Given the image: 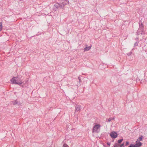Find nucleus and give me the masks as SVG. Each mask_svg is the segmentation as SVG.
Wrapping results in <instances>:
<instances>
[{
	"label": "nucleus",
	"instance_id": "1",
	"mask_svg": "<svg viewBox=\"0 0 147 147\" xmlns=\"http://www.w3.org/2000/svg\"><path fill=\"white\" fill-rule=\"evenodd\" d=\"M10 81L12 84H18L19 85L22 84L24 83L21 78L18 76L13 78Z\"/></svg>",
	"mask_w": 147,
	"mask_h": 147
},
{
	"label": "nucleus",
	"instance_id": "2",
	"mask_svg": "<svg viewBox=\"0 0 147 147\" xmlns=\"http://www.w3.org/2000/svg\"><path fill=\"white\" fill-rule=\"evenodd\" d=\"M101 125L99 124H96L94 125L93 129V131L94 132L98 133L100 131V128Z\"/></svg>",
	"mask_w": 147,
	"mask_h": 147
},
{
	"label": "nucleus",
	"instance_id": "3",
	"mask_svg": "<svg viewBox=\"0 0 147 147\" xmlns=\"http://www.w3.org/2000/svg\"><path fill=\"white\" fill-rule=\"evenodd\" d=\"M139 28L138 30V34H142L143 30V25L141 23H139Z\"/></svg>",
	"mask_w": 147,
	"mask_h": 147
},
{
	"label": "nucleus",
	"instance_id": "4",
	"mask_svg": "<svg viewBox=\"0 0 147 147\" xmlns=\"http://www.w3.org/2000/svg\"><path fill=\"white\" fill-rule=\"evenodd\" d=\"M117 134L115 131L111 132L110 134V136L112 138H115L117 136Z\"/></svg>",
	"mask_w": 147,
	"mask_h": 147
},
{
	"label": "nucleus",
	"instance_id": "5",
	"mask_svg": "<svg viewBox=\"0 0 147 147\" xmlns=\"http://www.w3.org/2000/svg\"><path fill=\"white\" fill-rule=\"evenodd\" d=\"M80 106L79 105H76L75 106V111L78 112L80 111Z\"/></svg>",
	"mask_w": 147,
	"mask_h": 147
},
{
	"label": "nucleus",
	"instance_id": "6",
	"mask_svg": "<svg viewBox=\"0 0 147 147\" xmlns=\"http://www.w3.org/2000/svg\"><path fill=\"white\" fill-rule=\"evenodd\" d=\"M142 143L140 142V141H138L137 142V140L136 142V144H135V146L136 147H139L142 145Z\"/></svg>",
	"mask_w": 147,
	"mask_h": 147
},
{
	"label": "nucleus",
	"instance_id": "7",
	"mask_svg": "<svg viewBox=\"0 0 147 147\" xmlns=\"http://www.w3.org/2000/svg\"><path fill=\"white\" fill-rule=\"evenodd\" d=\"M91 47V46L85 47L84 49V51H87L89 50Z\"/></svg>",
	"mask_w": 147,
	"mask_h": 147
},
{
	"label": "nucleus",
	"instance_id": "8",
	"mask_svg": "<svg viewBox=\"0 0 147 147\" xmlns=\"http://www.w3.org/2000/svg\"><path fill=\"white\" fill-rule=\"evenodd\" d=\"M143 137L142 136H140V137H139V138L137 139V142L138 141H141L142 140Z\"/></svg>",
	"mask_w": 147,
	"mask_h": 147
},
{
	"label": "nucleus",
	"instance_id": "9",
	"mask_svg": "<svg viewBox=\"0 0 147 147\" xmlns=\"http://www.w3.org/2000/svg\"><path fill=\"white\" fill-rule=\"evenodd\" d=\"M54 6L56 8H58L60 7V5L58 3H56L54 5Z\"/></svg>",
	"mask_w": 147,
	"mask_h": 147
},
{
	"label": "nucleus",
	"instance_id": "10",
	"mask_svg": "<svg viewBox=\"0 0 147 147\" xmlns=\"http://www.w3.org/2000/svg\"><path fill=\"white\" fill-rule=\"evenodd\" d=\"M111 120H112V118H110L109 119H106V122H110Z\"/></svg>",
	"mask_w": 147,
	"mask_h": 147
},
{
	"label": "nucleus",
	"instance_id": "11",
	"mask_svg": "<svg viewBox=\"0 0 147 147\" xmlns=\"http://www.w3.org/2000/svg\"><path fill=\"white\" fill-rule=\"evenodd\" d=\"M65 5L63 3H62V5H60L59 7H60L61 8H62L63 6Z\"/></svg>",
	"mask_w": 147,
	"mask_h": 147
},
{
	"label": "nucleus",
	"instance_id": "12",
	"mask_svg": "<svg viewBox=\"0 0 147 147\" xmlns=\"http://www.w3.org/2000/svg\"><path fill=\"white\" fill-rule=\"evenodd\" d=\"M2 22H1L0 23V31H1L2 29Z\"/></svg>",
	"mask_w": 147,
	"mask_h": 147
},
{
	"label": "nucleus",
	"instance_id": "13",
	"mask_svg": "<svg viewBox=\"0 0 147 147\" xmlns=\"http://www.w3.org/2000/svg\"><path fill=\"white\" fill-rule=\"evenodd\" d=\"M63 147H69L66 144H64L63 145Z\"/></svg>",
	"mask_w": 147,
	"mask_h": 147
},
{
	"label": "nucleus",
	"instance_id": "14",
	"mask_svg": "<svg viewBox=\"0 0 147 147\" xmlns=\"http://www.w3.org/2000/svg\"><path fill=\"white\" fill-rule=\"evenodd\" d=\"M123 139L119 140L118 141V142L119 143H120L123 141Z\"/></svg>",
	"mask_w": 147,
	"mask_h": 147
},
{
	"label": "nucleus",
	"instance_id": "15",
	"mask_svg": "<svg viewBox=\"0 0 147 147\" xmlns=\"http://www.w3.org/2000/svg\"><path fill=\"white\" fill-rule=\"evenodd\" d=\"M129 147H136L134 144H131Z\"/></svg>",
	"mask_w": 147,
	"mask_h": 147
},
{
	"label": "nucleus",
	"instance_id": "16",
	"mask_svg": "<svg viewBox=\"0 0 147 147\" xmlns=\"http://www.w3.org/2000/svg\"><path fill=\"white\" fill-rule=\"evenodd\" d=\"M17 101L16 100H15L14 102V103H13V104L14 105H16V104H17Z\"/></svg>",
	"mask_w": 147,
	"mask_h": 147
},
{
	"label": "nucleus",
	"instance_id": "17",
	"mask_svg": "<svg viewBox=\"0 0 147 147\" xmlns=\"http://www.w3.org/2000/svg\"><path fill=\"white\" fill-rule=\"evenodd\" d=\"M138 42H136L134 44V45L135 46H137L138 45Z\"/></svg>",
	"mask_w": 147,
	"mask_h": 147
},
{
	"label": "nucleus",
	"instance_id": "18",
	"mask_svg": "<svg viewBox=\"0 0 147 147\" xmlns=\"http://www.w3.org/2000/svg\"><path fill=\"white\" fill-rule=\"evenodd\" d=\"M129 144V142L128 141H127L126 142V145L127 146Z\"/></svg>",
	"mask_w": 147,
	"mask_h": 147
},
{
	"label": "nucleus",
	"instance_id": "19",
	"mask_svg": "<svg viewBox=\"0 0 147 147\" xmlns=\"http://www.w3.org/2000/svg\"><path fill=\"white\" fill-rule=\"evenodd\" d=\"M124 143L121 144L120 146V147H124Z\"/></svg>",
	"mask_w": 147,
	"mask_h": 147
},
{
	"label": "nucleus",
	"instance_id": "20",
	"mask_svg": "<svg viewBox=\"0 0 147 147\" xmlns=\"http://www.w3.org/2000/svg\"><path fill=\"white\" fill-rule=\"evenodd\" d=\"M114 147H118V146L117 144H115V145L114 146Z\"/></svg>",
	"mask_w": 147,
	"mask_h": 147
},
{
	"label": "nucleus",
	"instance_id": "21",
	"mask_svg": "<svg viewBox=\"0 0 147 147\" xmlns=\"http://www.w3.org/2000/svg\"><path fill=\"white\" fill-rule=\"evenodd\" d=\"M107 144L109 146H110L111 144V143L110 142H108Z\"/></svg>",
	"mask_w": 147,
	"mask_h": 147
},
{
	"label": "nucleus",
	"instance_id": "22",
	"mask_svg": "<svg viewBox=\"0 0 147 147\" xmlns=\"http://www.w3.org/2000/svg\"><path fill=\"white\" fill-rule=\"evenodd\" d=\"M112 118V120H114V119H115L114 117Z\"/></svg>",
	"mask_w": 147,
	"mask_h": 147
}]
</instances>
